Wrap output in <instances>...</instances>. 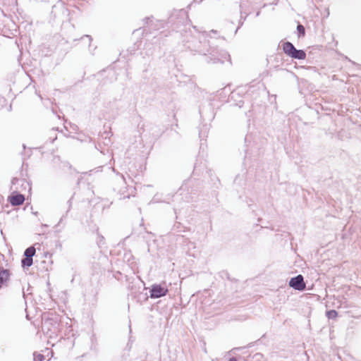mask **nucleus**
<instances>
[{
  "label": "nucleus",
  "instance_id": "f257e3e1",
  "mask_svg": "<svg viewBox=\"0 0 361 361\" xmlns=\"http://www.w3.org/2000/svg\"><path fill=\"white\" fill-rule=\"evenodd\" d=\"M283 50L286 55L291 58L297 59H305L306 58V54L303 50L296 49L293 44L289 42L283 44Z\"/></svg>",
  "mask_w": 361,
  "mask_h": 361
},
{
  "label": "nucleus",
  "instance_id": "f03ea898",
  "mask_svg": "<svg viewBox=\"0 0 361 361\" xmlns=\"http://www.w3.org/2000/svg\"><path fill=\"white\" fill-rule=\"evenodd\" d=\"M289 286L298 290H304L306 288L303 276L300 274L292 278L289 281Z\"/></svg>",
  "mask_w": 361,
  "mask_h": 361
},
{
  "label": "nucleus",
  "instance_id": "7ed1b4c3",
  "mask_svg": "<svg viewBox=\"0 0 361 361\" xmlns=\"http://www.w3.org/2000/svg\"><path fill=\"white\" fill-rule=\"evenodd\" d=\"M151 298H159L165 295L168 293V289L161 285H153L151 288Z\"/></svg>",
  "mask_w": 361,
  "mask_h": 361
},
{
  "label": "nucleus",
  "instance_id": "20e7f679",
  "mask_svg": "<svg viewBox=\"0 0 361 361\" xmlns=\"http://www.w3.org/2000/svg\"><path fill=\"white\" fill-rule=\"evenodd\" d=\"M11 275V272L9 269L0 266V289L4 286H7L10 281Z\"/></svg>",
  "mask_w": 361,
  "mask_h": 361
},
{
  "label": "nucleus",
  "instance_id": "39448f33",
  "mask_svg": "<svg viewBox=\"0 0 361 361\" xmlns=\"http://www.w3.org/2000/svg\"><path fill=\"white\" fill-rule=\"evenodd\" d=\"M25 197L23 195L18 194L17 192H13L8 197V201L12 206H19L24 203Z\"/></svg>",
  "mask_w": 361,
  "mask_h": 361
},
{
  "label": "nucleus",
  "instance_id": "423d86ee",
  "mask_svg": "<svg viewBox=\"0 0 361 361\" xmlns=\"http://www.w3.org/2000/svg\"><path fill=\"white\" fill-rule=\"evenodd\" d=\"M50 353L51 350L49 348H46L42 353H35L34 361H48L47 357H49Z\"/></svg>",
  "mask_w": 361,
  "mask_h": 361
},
{
  "label": "nucleus",
  "instance_id": "0eeeda50",
  "mask_svg": "<svg viewBox=\"0 0 361 361\" xmlns=\"http://www.w3.org/2000/svg\"><path fill=\"white\" fill-rule=\"evenodd\" d=\"M36 252L35 248L33 246L29 247L27 248L24 252L25 257H28L32 258Z\"/></svg>",
  "mask_w": 361,
  "mask_h": 361
},
{
  "label": "nucleus",
  "instance_id": "6e6552de",
  "mask_svg": "<svg viewBox=\"0 0 361 361\" xmlns=\"http://www.w3.org/2000/svg\"><path fill=\"white\" fill-rule=\"evenodd\" d=\"M32 258L31 257H25L23 260H22V266L23 267H30L32 264Z\"/></svg>",
  "mask_w": 361,
  "mask_h": 361
},
{
  "label": "nucleus",
  "instance_id": "1a4fd4ad",
  "mask_svg": "<svg viewBox=\"0 0 361 361\" xmlns=\"http://www.w3.org/2000/svg\"><path fill=\"white\" fill-rule=\"evenodd\" d=\"M337 316H338V312L334 310H329L326 312V317L329 319H335L337 317Z\"/></svg>",
  "mask_w": 361,
  "mask_h": 361
},
{
  "label": "nucleus",
  "instance_id": "9d476101",
  "mask_svg": "<svg viewBox=\"0 0 361 361\" xmlns=\"http://www.w3.org/2000/svg\"><path fill=\"white\" fill-rule=\"evenodd\" d=\"M297 30L298 31V32L302 35V36L305 35V27L303 25H298V27H297Z\"/></svg>",
  "mask_w": 361,
  "mask_h": 361
},
{
  "label": "nucleus",
  "instance_id": "9b49d317",
  "mask_svg": "<svg viewBox=\"0 0 361 361\" xmlns=\"http://www.w3.org/2000/svg\"><path fill=\"white\" fill-rule=\"evenodd\" d=\"M229 361H237L235 357H231L229 359Z\"/></svg>",
  "mask_w": 361,
  "mask_h": 361
}]
</instances>
